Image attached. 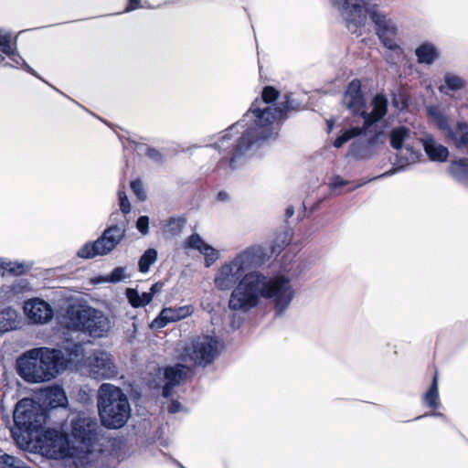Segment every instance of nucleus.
<instances>
[{
	"label": "nucleus",
	"instance_id": "1",
	"mask_svg": "<svg viewBox=\"0 0 468 468\" xmlns=\"http://www.w3.org/2000/svg\"><path fill=\"white\" fill-rule=\"evenodd\" d=\"M299 107L300 103L289 93L275 107L261 108L254 101L241 120L224 130L216 142L203 146L216 150L220 156L212 171L227 175L242 168L250 151L277 136L273 122L285 120L289 112L297 111Z\"/></svg>",
	"mask_w": 468,
	"mask_h": 468
},
{
	"label": "nucleus",
	"instance_id": "2",
	"mask_svg": "<svg viewBox=\"0 0 468 468\" xmlns=\"http://www.w3.org/2000/svg\"><path fill=\"white\" fill-rule=\"evenodd\" d=\"M295 295L290 279L284 275L268 277L259 271H251L236 290L232 304L248 313L266 299L272 305L277 317H282Z\"/></svg>",
	"mask_w": 468,
	"mask_h": 468
},
{
	"label": "nucleus",
	"instance_id": "3",
	"mask_svg": "<svg viewBox=\"0 0 468 468\" xmlns=\"http://www.w3.org/2000/svg\"><path fill=\"white\" fill-rule=\"evenodd\" d=\"M332 3L352 33H356L358 27H364L369 17L375 25L379 40L390 51L385 55L386 61L390 65L397 64L403 55V49L396 41L398 29L393 21L379 10L378 5L373 0H332Z\"/></svg>",
	"mask_w": 468,
	"mask_h": 468
},
{
	"label": "nucleus",
	"instance_id": "4",
	"mask_svg": "<svg viewBox=\"0 0 468 468\" xmlns=\"http://www.w3.org/2000/svg\"><path fill=\"white\" fill-rule=\"evenodd\" d=\"M268 252L261 245H253L241 250L235 257L223 262L214 276V285L218 291H229L228 306L231 311L242 312L232 304L233 294L245 280L250 270L262 265L268 260Z\"/></svg>",
	"mask_w": 468,
	"mask_h": 468
},
{
	"label": "nucleus",
	"instance_id": "5",
	"mask_svg": "<svg viewBox=\"0 0 468 468\" xmlns=\"http://www.w3.org/2000/svg\"><path fill=\"white\" fill-rule=\"evenodd\" d=\"M97 407L101 424L108 429L122 428L131 417V406L122 389L103 383L98 390Z\"/></svg>",
	"mask_w": 468,
	"mask_h": 468
},
{
	"label": "nucleus",
	"instance_id": "6",
	"mask_svg": "<svg viewBox=\"0 0 468 468\" xmlns=\"http://www.w3.org/2000/svg\"><path fill=\"white\" fill-rule=\"evenodd\" d=\"M342 103L354 115H360L364 120V129L367 131L370 127L379 122L388 113V100L383 93H377L371 101L372 110L367 112L364 95L361 90L359 80H353L347 86L342 99Z\"/></svg>",
	"mask_w": 468,
	"mask_h": 468
},
{
	"label": "nucleus",
	"instance_id": "7",
	"mask_svg": "<svg viewBox=\"0 0 468 468\" xmlns=\"http://www.w3.org/2000/svg\"><path fill=\"white\" fill-rule=\"evenodd\" d=\"M67 316L71 328L92 338L105 337L112 328L110 318L103 312L90 306H70Z\"/></svg>",
	"mask_w": 468,
	"mask_h": 468
},
{
	"label": "nucleus",
	"instance_id": "8",
	"mask_svg": "<svg viewBox=\"0 0 468 468\" xmlns=\"http://www.w3.org/2000/svg\"><path fill=\"white\" fill-rule=\"evenodd\" d=\"M101 432V426L95 417L80 412L71 420L70 435L78 448L79 459H84L94 452Z\"/></svg>",
	"mask_w": 468,
	"mask_h": 468
},
{
	"label": "nucleus",
	"instance_id": "9",
	"mask_svg": "<svg viewBox=\"0 0 468 468\" xmlns=\"http://www.w3.org/2000/svg\"><path fill=\"white\" fill-rule=\"evenodd\" d=\"M126 236L123 222L112 224L94 241L86 242L77 252L81 259H93L96 256H106L113 251Z\"/></svg>",
	"mask_w": 468,
	"mask_h": 468
},
{
	"label": "nucleus",
	"instance_id": "10",
	"mask_svg": "<svg viewBox=\"0 0 468 468\" xmlns=\"http://www.w3.org/2000/svg\"><path fill=\"white\" fill-rule=\"evenodd\" d=\"M46 410L29 398L20 399L14 410V423L16 430L28 435L38 431L46 423Z\"/></svg>",
	"mask_w": 468,
	"mask_h": 468
},
{
	"label": "nucleus",
	"instance_id": "11",
	"mask_svg": "<svg viewBox=\"0 0 468 468\" xmlns=\"http://www.w3.org/2000/svg\"><path fill=\"white\" fill-rule=\"evenodd\" d=\"M427 113L447 141L452 142L458 149L468 147L467 122L458 121L452 125L449 116L438 106L428 107Z\"/></svg>",
	"mask_w": 468,
	"mask_h": 468
},
{
	"label": "nucleus",
	"instance_id": "12",
	"mask_svg": "<svg viewBox=\"0 0 468 468\" xmlns=\"http://www.w3.org/2000/svg\"><path fill=\"white\" fill-rule=\"evenodd\" d=\"M42 448L54 459L80 458L78 448L61 431L48 428L42 433Z\"/></svg>",
	"mask_w": 468,
	"mask_h": 468
},
{
	"label": "nucleus",
	"instance_id": "13",
	"mask_svg": "<svg viewBox=\"0 0 468 468\" xmlns=\"http://www.w3.org/2000/svg\"><path fill=\"white\" fill-rule=\"evenodd\" d=\"M219 341L216 336L203 335L191 343L186 355L196 366L206 367L219 356Z\"/></svg>",
	"mask_w": 468,
	"mask_h": 468
},
{
	"label": "nucleus",
	"instance_id": "14",
	"mask_svg": "<svg viewBox=\"0 0 468 468\" xmlns=\"http://www.w3.org/2000/svg\"><path fill=\"white\" fill-rule=\"evenodd\" d=\"M40 348H33L16 359V369L18 375L27 382L39 383L47 381V374L41 364Z\"/></svg>",
	"mask_w": 468,
	"mask_h": 468
},
{
	"label": "nucleus",
	"instance_id": "15",
	"mask_svg": "<svg viewBox=\"0 0 468 468\" xmlns=\"http://www.w3.org/2000/svg\"><path fill=\"white\" fill-rule=\"evenodd\" d=\"M385 144L383 131H365L349 147L348 154L356 159H369L378 154V148Z\"/></svg>",
	"mask_w": 468,
	"mask_h": 468
},
{
	"label": "nucleus",
	"instance_id": "16",
	"mask_svg": "<svg viewBox=\"0 0 468 468\" xmlns=\"http://www.w3.org/2000/svg\"><path fill=\"white\" fill-rule=\"evenodd\" d=\"M88 367L90 376L94 379H109L117 377V368L111 358V355L99 351L89 357Z\"/></svg>",
	"mask_w": 468,
	"mask_h": 468
},
{
	"label": "nucleus",
	"instance_id": "17",
	"mask_svg": "<svg viewBox=\"0 0 468 468\" xmlns=\"http://www.w3.org/2000/svg\"><path fill=\"white\" fill-rule=\"evenodd\" d=\"M41 350V364L47 375V381L55 378L67 367V360L60 349L39 347Z\"/></svg>",
	"mask_w": 468,
	"mask_h": 468
},
{
	"label": "nucleus",
	"instance_id": "18",
	"mask_svg": "<svg viewBox=\"0 0 468 468\" xmlns=\"http://www.w3.org/2000/svg\"><path fill=\"white\" fill-rule=\"evenodd\" d=\"M24 311L27 318L35 324H47L54 316V312L50 304L38 298L26 302Z\"/></svg>",
	"mask_w": 468,
	"mask_h": 468
},
{
	"label": "nucleus",
	"instance_id": "19",
	"mask_svg": "<svg viewBox=\"0 0 468 468\" xmlns=\"http://www.w3.org/2000/svg\"><path fill=\"white\" fill-rule=\"evenodd\" d=\"M193 313L191 305H184L177 308H164L151 323L152 328H163L169 323L176 322L189 316Z\"/></svg>",
	"mask_w": 468,
	"mask_h": 468
},
{
	"label": "nucleus",
	"instance_id": "20",
	"mask_svg": "<svg viewBox=\"0 0 468 468\" xmlns=\"http://www.w3.org/2000/svg\"><path fill=\"white\" fill-rule=\"evenodd\" d=\"M420 155L421 154L419 151L415 150L412 146L407 144L405 146V154L402 152L397 154L396 163L392 168L384 172L381 175L374 176L373 178L369 179V181L386 178L399 172H401L407 165L415 163L417 160H419Z\"/></svg>",
	"mask_w": 468,
	"mask_h": 468
},
{
	"label": "nucleus",
	"instance_id": "21",
	"mask_svg": "<svg viewBox=\"0 0 468 468\" xmlns=\"http://www.w3.org/2000/svg\"><path fill=\"white\" fill-rule=\"evenodd\" d=\"M187 367L183 364L167 367L164 372L165 385L162 388V396L169 398L174 388L180 385L181 381L186 376Z\"/></svg>",
	"mask_w": 468,
	"mask_h": 468
},
{
	"label": "nucleus",
	"instance_id": "22",
	"mask_svg": "<svg viewBox=\"0 0 468 468\" xmlns=\"http://www.w3.org/2000/svg\"><path fill=\"white\" fill-rule=\"evenodd\" d=\"M423 150L431 162L444 163L448 160V148L438 143L431 133H425L420 139Z\"/></svg>",
	"mask_w": 468,
	"mask_h": 468
},
{
	"label": "nucleus",
	"instance_id": "23",
	"mask_svg": "<svg viewBox=\"0 0 468 468\" xmlns=\"http://www.w3.org/2000/svg\"><path fill=\"white\" fill-rule=\"evenodd\" d=\"M293 230L287 225H283L275 232V237L271 245V254L279 255L292 240Z\"/></svg>",
	"mask_w": 468,
	"mask_h": 468
},
{
	"label": "nucleus",
	"instance_id": "24",
	"mask_svg": "<svg viewBox=\"0 0 468 468\" xmlns=\"http://www.w3.org/2000/svg\"><path fill=\"white\" fill-rule=\"evenodd\" d=\"M417 61L423 65H432L440 58L436 46L430 42L421 43L416 49Z\"/></svg>",
	"mask_w": 468,
	"mask_h": 468
},
{
	"label": "nucleus",
	"instance_id": "25",
	"mask_svg": "<svg viewBox=\"0 0 468 468\" xmlns=\"http://www.w3.org/2000/svg\"><path fill=\"white\" fill-rule=\"evenodd\" d=\"M19 313L8 306L0 310V333H5L18 328L20 324Z\"/></svg>",
	"mask_w": 468,
	"mask_h": 468
},
{
	"label": "nucleus",
	"instance_id": "26",
	"mask_svg": "<svg viewBox=\"0 0 468 468\" xmlns=\"http://www.w3.org/2000/svg\"><path fill=\"white\" fill-rule=\"evenodd\" d=\"M448 171L459 183L468 182V158L461 157L452 160Z\"/></svg>",
	"mask_w": 468,
	"mask_h": 468
},
{
	"label": "nucleus",
	"instance_id": "27",
	"mask_svg": "<svg viewBox=\"0 0 468 468\" xmlns=\"http://www.w3.org/2000/svg\"><path fill=\"white\" fill-rule=\"evenodd\" d=\"M7 56L10 60L15 64H11L9 62H6L5 64V67H15V68H21L29 74L33 75L36 78H40L38 73L31 68L27 62L24 59V58L20 55L17 49V41L16 38L15 39V46L11 48V52L9 54H5Z\"/></svg>",
	"mask_w": 468,
	"mask_h": 468
},
{
	"label": "nucleus",
	"instance_id": "28",
	"mask_svg": "<svg viewBox=\"0 0 468 468\" xmlns=\"http://www.w3.org/2000/svg\"><path fill=\"white\" fill-rule=\"evenodd\" d=\"M60 350H62L64 356L66 355L68 356V358H66L67 362L80 361L84 356L83 344L80 342H73L69 339H66L63 342Z\"/></svg>",
	"mask_w": 468,
	"mask_h": 468
},
{
	"label": "nucleus",
	"instance_id": "29",
	"mask_svg": "<svg viewBox=\"0 0 468 468\" xmlns=\"http://www.w3.org/2000/svg\"><path fill=\"white\" fill-rule=\"evenodd\" d=\"M410 129L406 126L393 128L389 133V143L391 147L397 151L401 150L410 136Z\"/></svg>",
	"mask_w": 468,
	"mask_h": 468
},
{
	"label": "nucleus",
	"instance_id": "30",
	"mask_svg": "<svg viewBox=\"0 0 468 468\" xmlns=\"http://www.w3.org/2000/svg\"><path fill=\"white\" fill-rule=\"evenodd\" d=\"M444 85H441L439 90L441 92L447 94L446 89L451 91H458L466 87V81L462 77L446 72L443 77Z\"/></svg>",
	"mask_w": 468,
	"mask_h": 468
},
{
	"label": "nucleus",
	"instance_id": "31",
	"mask_svg": "<svg viewBox=\"0 0 468 468\" xmlns=\"http://www.w3.org/2000/svg\"><path fill=\"white\" fill-rule=\"evenodd\" d=\"M423 402L432 409L437 408L439 405V383L437 371L433 375L429 389L424 394Z\"/></svg>",
	"mask_w": 468,
	"mask_h": 468
},
{
	"label": "nucleus",
	"instance_id": "32",
	"mask_svg": "<svg viewBox=\"0 0 468 468\" xmlns=\"http://www.w3.org/2000/svg\"><path fill=\"white\" fill-rule=\"evenodd\" d=\"M126 298L129 303L133 308H140L145 306L151 303V296L143 292L139 293L137 289L127 288L125 292Z\"/></svg>",
	"mask_w": 468,
	"mask_h": 468
},
{
	"label": "nucleus",
	"instance_id": "33",
	"mask_svg": "<svg viewBox=\"0 0 468 468\" xmlns=\"http://www.w3.org/2000/svg\"><path fill=\"white\" fill-rule=\"evenodd\" d=\"M365 131L367 130L364 129V125L362 127H351L349 129H346L335 138L333 145L335 148H341L346 143L351 139L360 136Z\"/></svg>",
	"mask_w": 468,
	"mask_h": 468
},
{
	"label": "nucleus",
	"instance_id": "34",
	"mask_svg": "<svg viewBox=\"0 0 468 468\" xmlns=\"http://www.w3.org/2000/svg\"><path fill=\"white\" fill-rule=\"evenodd\" d=\"M158 252L154 248L147 249L140 257L138 261L139 271L146 273L151 266L157 261Z\"/></svg>",
	"mask_w": 468,
	"mask_h": 468
},
{
	"label": "nucleus",
	"instance_id": "35",
	"mask_svg": "<svg viewBox=\"0 0 468 468\" xmlns=\"http://www.w3.org/2000/svg\"><path fill=\"white\" fill-rule=\"evenodd\" d=\"M47 397L50 399V405L52 407H63L67 403L66 394L59 387L51 388Z\"/></svg>",
	"mask_w": 468,
	"mask_h": 468
},
{
	"label": "nucleus",
	"instance_id": "36",
	"mask_svg": "<svg viewBox=\"0 0 468 468\" xmlns=\"http://www.w3.org/2000/svg\"><path fill=\"white\" fill-rule=\"evenodd\" d=\"M186 223V218L174 216L167 218L165 228L167 232L171 233L172 235H178L182 232Z\"/></svg>",
	"mask_w": 468,
	"mask_h": 468
},
{
	"label": "nucleus",
	"instance_id": "37",
	"mask_svg": "<svg viewBox=\"0 0 468 468\" xmlns=\"http://www.w3.org/2000/svg\"><path fill=\"white\" fill-rule=\"evenodd\" d=\"M207 246V243L204 241L202 237L198 233L191 234L184 243L185 249H190L197 250L201 253L204 248Z\"/></svg>",
	"mask_w": 468,
	"mask_h": 468
},
{
	"label": "nucleus",
	"instance_id": "38",
	"mask_svg": "<svg viewBox=\"0 0 468 468\" xmlns=\"http://www.w3.org/2000/svg\"><path fill=\"white\" fill-rule=\"evenodd\" d=\"M15 46V40H12L11 32L0 28V51L3 54H9L11 48Z\"/></svg>",
	"mask_w": 468,
	"mask_h": 468
},
{
	"label": "nucleus",
	"instance_id": "39",
	"mask_svg": "<svg viewBox=\"0 0 468 468\" xmlns=\"http://www.w3.org/2000/svg\"><path fill=\"white\" fill-rule=\"evenodd\" d=\"M201 254L204 255V264L207 268L212 266L219 259L220 256L219 250L213 248L209 244L204 248V250L201 251Z\"/></svg>",
	"mask_w": 468,
	"mask_h": 468
},
{
	"label": "nucleus",
	"instance_id": "40",
	"mask_svg": "<svg viewBox=\"0 0 468 468\" xmlns=\"http://www.w3.org/2000/svg\"><path fill=\"white\" fill-rule=\"evenodd\" d=\"M22 464L23 461L13 455L7 453L0 455V468H21Z\"/></svg>",
	"mask_w": 468,
	"mask_h": 468
},
{
	"label": "nucleus",
	"instance_id": "41",
	"mask_svg": "<svg viewBox=\"0 0 468 468\" xmlns=\"http://www.w3.org/2000/svg\"><path fill=\"white\" fill-rule=\"evenodd\" d=\"M126 268L122 266L115 267L106 277L105 282L117 283L125 279Z\"/></svg>",
	"mask_w": 468,
	"mask_h": 468
},
{
	"label": "nucleus",
	"instance_id": "42",
	"mask_svg": "<svg viewBox=\"0 0 468 468\" xmlns=\"http://www.w3.org/2000/svg\"><path fill=\"white\" fill-rule=\"evenodd\" d=\"M279 94V91L275 88L266 86L261 92L262 101L265 103V106H270V103L275 101L278 99Z\"/></svg>",
	"mask_w": 468,
	"mask_h": 468
},
{
	"label": "nucleus",
	"instance_id": "43",
	"mask_svg": "<svg viewBox=\"0 0 468 468\" xmlns=\"http://www.w3.org/2000/svg\"><path fill=\"white\" fill-rule=\"evenodd\" d=\"M130 187L138 200L144 201L146 199V193L144 191V184L140 179H133L130 183Z\"/></svg>",
	"mask_w": 468,
	"mask_h": 468
},
{
	"label": "nucleus",
	"instance_id": "44",
	"mask_svg": "<svg viewBox=\"0 0 468 468\" xmlns=\"http://www.w3.org/2000/svg\"><path fill=\"white\" fill-rule=\"evenodd\" d=\"M5 273H11L15 275H21L26 272V269L23 263L14 262L5 259Z\"/></svg>",
	"mask_w": 468,
	"mask_h": 468
},
{
	"label": "nucleus",
	"instance_id": "45",
	"mask_svg": "<svg viewBox=\"0 0 468 468\" xmlns=\"http://www.w3.org/2000/svg\"><path fill=\"white\" fill-rule=\"evenodd\" d=\"M145 155L151 159L152 161L162 164L165 161V155L157 149L153 147H148Z\"/></svg>",
	"mask_w": 468,
	"mask_h": 468
},
{
	"label": "nucleus",
	"instance_id": "46",
	"mask_svg": "<svg viewBox=\"0 0 468 468\" xmlns=\"http://www.w3.org/2000/svg\"><path fill=\"white\" fill-rule=\"evenodd\" d=\"M136 229L143 235H146L149 232V217L140 216L136 220Z\"/></svg>",
	"mask_w": 468,
	"mask_h": 468
},
{
	"label": "nucleus",
	"instance_id": "47",
	"mask_svg": "<svg viewBox=\"0 0 468 468\" xmlns=\"http://www.w3.org/2000/svg\"><path fill=\"white\" fill-rule=\"evenodd\" d=\"M118 196H119V200H120V209H121V211L124 215L130 213V211H131V204H130V201H129L126 194L123 191H119Z\"/></svg>",
	"mask_w": 468,
	"mask_h": 468
},
{
	"label": "nucleus",
	"instance_id": "48",
	"mask_svg": "<svg viewBox=\"0 0 468 468\" xmlns=\"http://www.w3.org/2000/svg\"><path fill=\"white\" fill-rule=\"evenodd\" d=\"M328 185L330 188L335 189L337 187L346 186L347 181L343 179L340 176L336 175L331 177Z\"/></svg>",
	"mask_w": 468,
	"mask_h": 468
},
{
	"label": "nucleus",
	"instance_id": "49",
	"mask_svg": "<svg viewBox=\"0 0 468 468\" xmlns=\"http://www.w3.org/2000/svg\"><path fill=\"white\" fill-rule=\"evenodd\" d=\"M392 105L394 108L398 109L399 111H402L406 108L407 103L405 102L402 96L398 95L396 93L392 94Z\"/></svg>",
	"mask_w": 468,
	"mask_h": 468
},
{
	"label": "nucleus",
	"instance_id": "50",
	"mask_svg": "<svg viewBox=\"0 0 468 468\" xmlns=\"http://www.w3.org/2000/svg\"><path fill=\"white\" fill-rule=\"evenodd\" d=\"M182 408V404L178 400L173 399L168 404L167 410L169 413L175 414L181 411Z\"/></svg>",
	"mask_w": 468,
	"mask_h": 468
},
{
	"label": "nucleus",
	"instance_id": "51",
	"mask_svg": "<svg viewBox=\"0 0 468 468\" xmlns=\"http://www.w3.org/2000/svg\"><path fill=\"white\" fill-rule=\"evenodd\" d=\"M140 7H143V5H141V0H128V4L124 11L132 12Z\"/></svg>",
	"mask_w": 468,
	"mask_h": 468
},
{
	"label": "nucleus",
	"instance_id": "52",
	"mask_svg": "<svg viewBox=\"0 0 468 468\" xmlns=\"http://www.w3.org/2000/svg\"><path fill=\"white\" fill-rule=\"evenodd\" d=\"M163 283L161 282H155L154 283L151 288H150V292H144L145 294H148L151 296V302L153 301V297L155 293H157L163 287Z\"/></svg>",
	"mask_w": 468,
	"mask_h": 468
},
{
	"label": "nucleus",
	"instance_id": "53",
	"mask_svg": "<svg viewBox=\"0 0 468 468\" xmlns=\"http://www.w3.org/2000/svg\"><path fill=\"white\" fill-rule=\"evenodd\" d=\"M426 416L438 417V418L442 419L445 421L447 420V417L443 413L438 412V411H433V412H431L430 414H424L422 416H418L414 420H420V419L424 418Z\"/></svg>",
	"mask_w": 468,
	"mask_h": 468
},
{
	"label": "nucleus",
	"instance_id": "54",
	"mask_svg": "<svg viewBox=\"0 0 468 468\" xmlns=\"http://www.w3.org/2000/svg\"><path fill=\"white\" fill-rule=\"evenodd\" d=\"M229 198V194L225 191H219L217 199L219 201H226Z\"/></svg>",
	"mask_w": 468,
	"mask_h": 468
},
{
	"label": "nucleus",
	"instance_id": "55",
	"mask_svg": "<svg viewBox=\"0 0 468 468\" xmlns=\"http://www.w3.org/2000/svg\"><path fill=\"white\" fill-rule=\"evenodd\" d=\"M294 214V207L292 206H288L285 209V217L286 218H290Z\"/></svg>",
	"mask_w": 468,
	"mask_h": 468
},
{
	"label": "nucleus",
	"instance_id": "56",
	"mask_svg": "<svg viewBox=\"0 0 468 468\" xmlns=\"http://www.w3.org/2000/svg\"><path fill=\"white\" fill-rule=\"evenodd\" d=\"M5 259L0 258V275L5 274Z\"/></svg>",
	"mask_w": 468,
	"mask_h": 468
},
{
	"label": "nucleus",
	"instance_id": "57",
	"mask_svg": "<svg viewBox=\"0 0 468 468\" xmlns=\"http://www.w3.org/2000/svg\"><path fill=\"white\" fill-rule=\"evenodd\" d=\"M38 79L43 80L45 82V84H48V86H50V88H53V90H56V87H53V85H50V83H48V81H45L41 77Z\"/></svg>",
	"mask_w": 468,
	"mask_h": 468
},
{
	"label": "nucleus",
	"instance_id": "58",
	"mask_svg": "<svg viewBox=\"0 0 468 468\" xmlns=\"http://www.w3.org/2000/svg\"><path fill=\"white\" fill-rule=\"evenodd\" d=\"M38 79L43 80L45 82V84H48V86H50V88H53V90H56V87H53V85H50V83H48V81H45L41 77Z\"/></svg>",
	"mask_w": 468,
	"mask_h": 468
},
{
	"label": "nucleus",
	"instance_id": "59",
	"mask_svg": "<svg viewBox=\"0 0 468 468\" xmlns=\"http://www.w3.org/2000/svg\"><path fill=\"white\" fill-rule=\"evenodd\" d=\"M38 79L43 80L45 82V84H48V86H50V88H53V90H56V87H53V85H50V83H48V81H45L41 77Z\"/></svg>",
	"mask_w": 468,
	"mask_h": 468
},
{
	"label": "nucleus",
	"instance_id": "60",
	"mask_svg": "<svg viewBox=\"0 0 468 468\" xmlns=\"http://www.w3.org/2000/svg\"><path fill=\"white\" fill-rule=\"evenodd\" d=\"M38 79L43 80L45 82V84H48V86H50V88H53V90H56V87H53V85H50V83H48V81H45L41 77Z\"/></svg>",
	"mask_w": 468,
	"mask_h": 468
},
{
	"label": "nucleus",
	"instance_id": "61",
	"mask_svg": "<svg viewBox=\"0 0 468 468\" xmlns=\"http://www.w3.org/2000/svg\"><path fill=\"white\" fill-rule=\"evenodd\" d=\"M319 204H320V202H317L316 204H314L313 207V210L316 209L319 207Z\"/></svg>",
	"mask_w": 468,
	"mask_h": 468
},
{
	"label": "nucleus",
	"instance_id": "62",
	"mask_svg": "<svg viewBox=\"0 0 468 468\" xmlns=\"http://www.w3.org/2000/svg\"><path fill=\"white\" fill-rule=\"evenodd\" d=\"M319 204H320V202H317L316 204H314L313 207V210L316 209L319 207Z\"/></svg>",
	"mask_w": 468,
	"mask_h": 468
},
{
	"label": "nucleus",
	"instance_id": "63",
	"mask_svg": "<svg viewBox=\"0 0 468 468\" xmlns=\"http://www.w3.org/2000/svg\"><path fill=\"white\" fill-rule=\"evenodd\" d=\"M5 60V58L0 54V61Z\"/></svg>",
	"mask_w": 468,
	"mask_h": 468
}]
</instances>
